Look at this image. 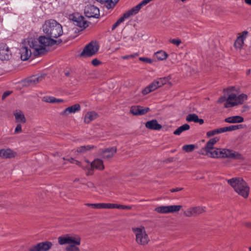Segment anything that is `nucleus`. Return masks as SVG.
Wrapping results in <instances>:
<instances>
[{"instance_id":"obj_1","label":"nucleus","mask_w":251,"mask_h":251,"mask_svg":"<svg viewBox=\"0 0 251 251\" xmlns=\"http://www.w3.org/2000/svg\"><path fill=\"white\" fill-rule=\"evenodd\" d=\"M42 28L44 33L49 37L40 36L38 39H31L28 41V44L36 55L45 53L47 50V47L57 43V41L52 38H57L63 34L62 25L54 20L46 21L43 25Z\"/></svg>"},{"instance_id":"obj_2","label":"nucleus","mask_w":251,"mask_h":251,"mask_svg":"<svg viewBox=\"0 0 251 251\" xmlns=\"http://www.w3.org/2000/svg\"><path fill=\"white\" fill-rule=\"evenodd\" d=\"M238 90L235 87L229 86L223 89V96L221 97V101H225L226 108L233 107L242 105L248 100L247 94L242 93L237 95Z\"/></svg>"},{"instance_id":"obj_3","label":"nucleus","mask_w":251,"mask_h":251,"mask_svg":"<svg viewBox=\"0 0 251 251\" xmlns=\"http://www.w3.org/2000/svg\"><path fill=\"white\" fill-rule=\"evenodd\" d=\"M59 245L68 244L66 247V251H79L78 247L81 243V237L76 234H66L58 238Z\"/></svg>"},{"instance_id":"obj_4","label":"nucleus","mask_w":251,"mask_h":251,"mask_svg":"<svg viewBox=\"0 0 251 251\" xmlns=\"http://www.w3.org/2000/svg\"><path fill=\"white\" fill-rule=\"evenodd\" d=\"M227 182L238 194L245 198L248 197L250 188L243 178H233L228 180Z\"/></svg>"},{"instance_id":"obj_5","label":"nucleus","mask_w":251,"mask_h":251,"mask_svg":"<svg viewBox=\"0 0 251 251\" xmlns=\"http://www.w3.org/2000/svg\"><path fill=\"white\" fill-rule=\"evenodd\" d=\"M219 140L218 137L210 139L204 147L201 150V153L211 158H218L220 151L218 148H215L214 145L219 141Z\"/></svg>"},{"instance_id":"obj_6","label":"nucleus","mask_w":251,"mask_h":251,"mask_svg":"<svg viewBox=\"0 0 251 251\" xmlns=\"http://www.w3.org/2000/svg\"><path fill=\"white\" fill-rule=\"evenodd\" d=\"M132 231L138 244L145 246L148 244L150 239L144 226H140L133 227Z\"/></svg>"},{"instance_id":"obj_7","label":"nucleus","mask_w":251,"mask_h":251,"mask_svg":"<svg viewBox=\"0 0 251 251\" xmlns=\"http://www.w3.org/2000/svg\"><path fill=\"white\" fill-rule=\"evenodd\" d=\"M99 44L95 41H92L87 45L80 54V56L83 57H91L95 55L99 50Z\"/></svg>"},{"instance_id":"obj_8","label":"nucleus","mask_w":251,"mask_h":251,"mask_svg":"<svg viewBox=\"0 0 251 251\" xmlns=\"http://www.w3.org/2000/svg\"><path fill=\"white\" fill-rule=\"evenodd\" d=\"M181 208V205H162L156 207L154 211L159 214H168L177 212Z\"/></svg>"},{"instance_id":"obj_9","label":"nucleus","mask_w":251,"mask_h":251,"mask_svg":"<svg viewBox=\"0 0 251 251\" xmlns=\"http://www.w3.org/2000/svg\"><path fill=\"white\" fill-rule=\"evenodd\" d=\"M71 163L75 164V165L81 167L86 171L87 175H90L92 174V162H90L88 160H85L83 162H79L75 160L73 158L68 160Z\"/></svg>"},{"instance_id":"obj_10","label":"nucleus","mask_w":251,"mask_h":251,"mask_svg":"<svg viewBox=\"0 0 251 251\" xmlns=\"http://www.w3.org/2000/svg\"><path fill=\"white\" fill-rule=\"evenodd\" d=\"M204 209V207L200 206L189 207L184 211L183 214L187 217H196L203 213Z\"/></svg>"},{"instance_id":"obj_11","label":"nucleus","mask_w":251,"mask_h":251,"mask_svg":"<svg viewBox=\"0 0 251 251\" xmlns=\"http://www.w3.org/2000/svg\"><path fill=\"white\" fill-rule=\"evenodd\" d=\"M248 32L243 31L237 34V38L234 43V47L237 50L241 51L244 45L245 40L247 38Z\"/></svg>"},{"instance_id":"obj_12","label":"nucleus","mask_w":251,"mask_h":251,"mask_svg":"<svg viewBox=\"0 0 251 251\" xmlns=\"http://www.w3.org/2000/svg\"><path fill=\"white\" fill-rule=\"evenodd\" d=\"M221 157H226L238 160L244 159L243 156L238 152L227 149L221 150Z\"/></svg>"},{"instance_id":"obj_13","label":"nucleus","mask_w":251,"mask_h":251,"mask_svg":"<svg viewBox=\"0 0 251 251\" xmlns=\"http://www.w3.org/2000/svg\"><path fill=\"white\" fill-rule=\"evenodd\" d=\"M52 246V243L49 241L40 242L29 248V251H48Z\"/></svg>"},{"instance_id":"obj_14","label":"nucleus","mask_w":251,"mask_h":251,"mask_svg":"<svg viewBox=\"0 0 251 251\" xmlns=\"http://www.w3.org/2000/svg\"><path fill=\"white\" fill-rule=\"evenodd\" d=\"M70 19L74 22V25L81 28H86L88 25L84 17L78 13L71 15Z\"/></svg>"},{"instance_id":"obj_15","label":"nucleus","mask_w":251,"mask_h":251,"mask_svg":"<svg viewBox=\"0 0 251 251\" xmlns=\"http://www.w3.org/2000/svg\"><path fill=\"white\" fill-rule=\"evenodd\" d=\"M12 56V53L9 48L4 43L0 44V59L1 60H8Z\"/></svg>"},{"instance_id":"obj_16","label":"nucleus","mask_w":251,"mask_h":251,"mask_svg":"<svg viewBox=\"0 0 251 251\" xmlns=\"http://www.w3.org/2000/svg\"><path fill=\"white\" fill-rule=\"evenodd\" d=\"M84 13L88 18H98L100 16V10L97 7L89 5L85 7Z\"/></svg>"},{"instance_id":"obj_17","label":"nucleus","mask_w":251,"mask_h":251,"mask_svg":"<svg viewBox=\"0 0 251 251\" xmlns=\"http://www.w3.org/2000/svg\"><path fill=\"white\" fill-rule=\"evenodd\" d=\"M32 39L29 38L27 40V44H28V41L30 39ZM30 48L32 49V50L30 49H29L27 46H23L20 49V54H21V58L22 60L25 61L29 58L30 57L31 53H32L35 56L39 55V54H35L33 53V50L31 47H30L29 45L28 44Z\"/></svg>"},{"instance_id":"obj_18","label":"nucleus","mask_w":251,"mask_h":251,"mask_svg":"<svg viewBox=\"0 0 251 251\" xmlns=\"http://www.w3.org/2000/svg\"><path fill=\"white\" fill-rule=\"evenodd\" d=\"M149 107H144L141 106H132L130 107V113L134 115H143L150 111Z\"/></svg>"},{"instance_id":"obj_19","label":"nucleus","mask_w":251,"mask_h":251,"mask_svg":"<svg viewBox=\"0 0 251 251\" xmlns=\"http://www.w3.org/2000/svg\"><path fill=\"white\" fill-rule=\"evenodd\" d=\"M17 153L10 148L0 150V157L2 159H11L15 157Z\"/></svg>"},{"instance_id":"obj_20","label":"nucleus","mask_w":251,"mask_h":251,"mask_svg":"<svg viewBox=\"0 0 251 251\" xmlns=\"http://www.w3.org/2000/svg\"><path fill=\"white\" fill-rule=\"evenodd\" d=\"M80 109V105L79 104H75L65 109L60 114L63 116H67L69 114L79 111Z\"/></svg>"},{"instance_id":"obj_21","label":"nucleus","mask_w":251,"mask_h":251,"mask_svg":"<svg viewBox=\"0 0 251 251\" xmlns=\"http://www.w3.org/2000/svg\"><path fill=\"white\" fill-rule=\"evenodd\" d=\"M13 115L15 117V122L18 123L25 124L26 120L25 115L22 111L17 109L13 112Z\"/></svg>"},{"instance_id":"obj_22","label":"nucleus","mask_w":251,"mask_h":251,"mask_svg":"<svg viewBox=\"0 0 251 251\" xmlns=\"http://www.w3.org/2000/svg\"><path fill=\"white\" fill-rule=\"evenodd\" d=\"M117 151V148L115 147L107 148L102 151V156L103 158L109 159L113 157Z\"/></svg>"},{"instance_id":"obj_23","label":"nucleus","mask_w":251,"mask_h":251,"mask_svg":"<svg viewBox=\"0 0 251 251\" xmlns=\"http://www.w3.org/2000/svg\"><path fill=\"white\" fill-rule=\"evenodd\" d=\"M145 126L147 128L151 130H158L162 128V126L159 124L156 120L148 121Z\"/></svg>"},{"instance_id":"obj_24","label":"nucleus","mask_w":251,"mask_h":251,"mask_svg":"<svg viewBox=\"0 0 251 251\" xmlns=\"http://www.w3.org/2000/svg\"><path fill=\"white\" fill-rule=\"evenodd\" d=\"M98 117V114L95 111H89L84 116V122L86 124H89L91 121L97 119Z\"/></svg>"},{"instance_id":"obj_25","label":"nucleus","mask_w":251,"mask_h":251,"mask_svg":"<svg viewBox=\"0 0 251 251\" xmlns=\"http://www.w3.org/2000/svg\"><path fill=\"white\" fill-rule=\"evenodd\" d=\"M244 121V119L243 117L237 115L229 117L225 120L226 122L231 124L241 123Z\"/></svg>"},{"instance_id":"obj_26","label":"nucleus","mask_w":251,"mask_h":251,"mask_svg":"<svg viewBox=\"0 0 251 251\" xmlns=\"http://www.w3.org/2000/svg\"><path fill=\"white\" fill-rule=\"evenodd\" d=\"M92 171L94 169H97L99 170H102L104 168L103 161L100 159H96L92 162Z\"/></svg>"},{"instance_id":"obj_27","label":"nucleus","mask_w":251,"mask_h":251,"mask_svg":"<svg viewBox=\"0 0 251 251\" xmlns=\"http://www.w3.org/2000/svg\"><path fill=\"white\" fill-rule=\"evenodd\" d=\"M186 120L189 122H194L195 123H199L201 125L203 124L204 121L201 119H199L198 116L195 114H190L187 116Z\"/></svg>"},{"instance_id":"obj_28","label":"nucleus","mask_w":251,"mask_h":251,"mask_svg":"<svg viewBox=\"0 0 251 251\" xmlns=\"http://www.w3.org/2000/svg\"><path fill=\"white\" fill-rule=\"evenodd\" d=\"M158 88V86L153 81L151 83L149 86L146 87L145 89H144L142 93L144 95H146Z\"/></svg>"},{"instance_id":"obj_29","label":"nucleus","mask_w":251,"mask_h":251,"mask_svg":"<svg viewBox=\"0 0 251 251\" xmlns=\"http://www.w3.org/2000/svg\"><path fill=\"white\" fill-rule=\"evenodd\" d=\"M243 127V126L242 125H232V126H228L221 127V132H227V131L236 130L237 129L242 128Z\"/></svg>"},{"instance_id":"obj_30","label":"nucleus","mask_w":251,"mask_h":251,"mask_svg":"<svg viewBox=\"0 0 251 251\" xmlns=\"http://www.w3.org/2000/svg\"><path fill=\"white\" fill-rule=\"evenodd\" d=\"M154 56L158 60H164L167 58L168 54L164 50H160L154 54Z\"/></svg>"},{"instance_id":"obj_31","label":"nucleus","mask_w":251,"mask_h":251,"mask_svg":"<svg viewBox=\"0 0 251 251\" xmlns=\"http://www.w3.org/2000/svg\"><path fill=\"white\" fill-rule=\"evenodd\" d=\"M42 75H34L28 79V82L30 85H35L42 81Z\"/></svg>"},{"instance_id":"obj_32","label":"nucleus","mask_w":251,"mask_h":251,"mask_svg":"<svg viewBox=\"0 0 251 251\" xmlns=\"http://www.w3.org/2000/svg\"><path fill=\"white\" fill-rule=\"evenodd\" d=\"M97 1L106 4V7L107 8H111L114 7L115 4L119 0H96Z\"/></svg>"},{"instance_id":"obj_33","label":"nucleus","mask_w":251,"mask_h":251,"mask_svg":"<svg viewBox=\"0 0 251 251\" xmlns=\"http://www.w3.org/2000/svg\"><path fill=\"white\" fill-rule=\"evenodd\" d=\"M94 146L92 145H87L84 146H81L78 148L76 150V151L80 153H84L87 151H90L94 149Z\"/></svg>"},{"instance_id":"obj_34","label":"nucleus","mask_w":251,"mask_h":251,"mask_svg":"<svg viewBox=\"0 0 251 251\" xmlns=\"http://www.w3.org/2000/svg\"><path fill=\"white\" fill-rule=\"evenodd\" d=\"M190 128V126L188 124H184L174 131V134L175 135H179L183 131L188 130Z\"/></svg>"},{"instance_id":"obj_35","label":"nucleus","mask_w":251,"mask_h":251,"mask_svg":"<svg viewBox=\"0 0 251 251\" xmlns=\"http://www.w3.org/2000/svg\"><path fill=\"white\" fill-rule=\"evenodd\" d=\"M169 80V78L168 77H161L157 78V79L155 80L154 81L157 85V86H158V88L161 87L162 86L165 84Z\"/></svg>"},{"instance_id":"obj_36","label":"nucleus","mask_w":251,"mask_h":251,"mask_svg":"<svg viewBox=\"0 0 251 251\" xmlns=\"http://www.w3.org/2000/svg\"><path fill=\"white\" fill-rule=\"evenodd\" d=\"M116 204L111 203H102V209H114L116 208Z\"/></svg>"},{"instance_id":"obj_37","label":"nucleus","mask_w":251,"mask_h":251,"mask_svg":"<svg viewBox=\"0 0 251 251\" xmlns=\"http://www.w3.org/2000/svg\"><path fill=\"white\" fill-rule=\"evenodd\" d=\"M195 149V145L193 144L185 145L183 146L182 149L186 152H189L193 151Z\"/></svg>"},{"instance_id":"obj_38","label":"nucleus","mask_w":251,"mask_h":251,"mask_svg":"<svg viewBox=\"0 0 251 251\" xmlns=\"http://www.w3.org/2000/svg\"><path fill=\"white\" fill-rule=\"evenodd\" d=\"M126 19L125 18V16L123 15L122 17L119 18V20L113 25L112 29H115L121 23H123Z\"/></svg>"},{"instance_id":"obj_39","label":"nucleus","mask_w":251,"mask_h":251,"mask_svg":"<svg viewBox=\"0 0 251 251\" xmlns=\"http://www.w3.org/2000/svg\"><path fill=\"white\" fill-rule=\"evenodd\" d=\"M138 55H139V53H135L134 54H130V55L122 56L121 57V58L123 59H130L134 58L136 57H137Z\"/></svg>"},{"instance_id":"obj_40","label":"nucleus","mask_w":251,"mask_h":251,"mask_svg":"<svg viewBox=\"0 0 251 251\" xmlns=\"http://www.w3.org/2000/svg\"><path fill=\"white\" fill-rule=\"evenodd\" d=\"M219 133H220V129H215L213 130H211V131H208L206 133V135H207V137H210L211 136H213L214 135H215L216 134H218Z\"/></svg>"},{"instance_id":"obj_41","label":"nucleus","mask_w":251,"mask_h":251,"mask_svg":"<svg viewBox=\"0 0 251 251\" xmlns=\"http://www.w3.org/2000/svg\"><path fill=\"white\" fill-rule=\"evenodd\" d=\"M169 42L174 44L177 46H178L180 44H181V40L179 39H171L169 40Z\"/></svg>"},{"instance_id":"obj_42","label":"nucleus","mask_w":251,"mask_h":251,"mask_svg":"<svg viewBox=\"0 0 251 251\" xmlns=\"http://www.w3.org/2000/svg\"><path fill=\"white\" fill-rule=\"evenodd\" d=\"M131 206L127 205H123L121 204H116V208L122 209H131Z\"/></svg>"},{"instance_id":"obj_43","label":"nucleus","mask_w":251,"mask_h":251,"mask_svg":"<svg viewBox=\"0 0 251 251\" xmlns=\"http://www.w3.org/2000/svg\"><path fill=\"white\" fill-rule=\"evenodd\" d=\"M250 110V107L247 104H244L242 106L241 112L245 113L249 111Z\"/></svg>"},{"instance_id":"obj_44","label":"nucleus","mask_w":251,"mask_h":251,"mask_svg":"<svg viewBox=\"0 0 251 251\" xmlns=\"http://www.w3.org/2000/svg\"><path fill=\"white\" fill-rule=\"evenodd\" d=\"M22 131V126L20 124H18L14 130V134H18L21 133Z\"/></svg>"},{"instance_id":"obj_45","label":"nucleus","mask_w":251,"mask_h":251,"mask_svg":"<svg viewBox=\"0 0 251 251\" xmlns=\"http://www.w3.org/2000/svg\"><path fill=\"white\" fill-rule=\"evenodd\" d=\"M87 186L88 188L91 189L92 191H96L97 189L94 183L91 182H89L87 183Z\"/></svg>"},{"instance_id":"obj_46","label":"nucleus","mask_w":251,"mask_h":251,"mask_svg":"<svg viewBox=\"0 0 251 251\" xmlns=\"http://www.w3.org/2000/svg\"><path fill=\"white\" fill-rule=\"evenodd\" d=\"M102 203H92V208L93 209H102Z\"/></svg>"},{"instance_id":"obj_47","label":"nucleus","mask_w":251,"mask_h":251,"mask_svg":"<svg viewBox=\"0 0 251 251\" xmlns=\"http://www.w3.org/2000/svg\"><path fill=\"white\" fill-rule=\"evenodd\" d=\"M92 65L95 67L98 66L101 64V61L97 58L93 59L91 61Z\"/></svg>"},{"instance_id":"obj_48","label":"nucleus","mask_w":251,"mask_h":251,"mask_svg":"<svg viewBox=\"0 0 251 251\" xmlns=\"http://www.w3.org/2000/svg\"><path fill=\"white\" fill-rule=\"evenodd\" d=\"M44 100L47 102L55 103V98L52 97H49L47 98Z\"/></svg>"},{"instance_id":"obj_49","label":"nucleus","mask_w":251,"mask_h":251,"mask_svg":"<svg viewBox=\"0 0 251 251\" xmlns=\"http://www.w3.org/2000/svg\"><path fill=\"white\" fill-rule=\"evenodd\" d=\"M139 60L149 63H151L152 62L151 59L146 57H140Z\"/></svg>"},{"instance_id":"obj_50","label":"nucleus","mask_w":251,"mask_h":251,"mask_svg":"<svg viewBox=\"0 0 251 251\" xmlns=\"http://www.w3.org/2000/svg\"><path fill=\"white\" fill-rule=\"evenodd\" d=\"M182 189V188H176L171 189L170 191L171 192L174 193V192L179 191L181 190Z\"/></svg>"},{"instance_id":"obj_51","label":"nucleus","mask_w":251,"mask_h":251,"mask_svg":"<svg viewBox=\"0 0 251 251\" xmlns=\"http://www.w3.org/2000/svg\"><path fill=\"white\" fill-rule=\"evenodd\" d=\"M244 225L249 228H251V222H246L244 224Z\"/></svg>"},{"instance_id":"obj_52","label":"nucleus","mask_w":251,"mask_h":251,"mask_svg":"<svg viewBox=\"0 0 251 251\" xmlns=\"http://www.w3.org/2000/svg\"><path fill=\"white\" fill-rule=\"evenodd\" d=\"M10 94V92H5L3 95H2V99H5L7 96H8V95H9Z\"/></svg>"},{"instance_id":"obj_53","label":"nucleus","mask_w":251,"mask_h":251,"mask_svg":"<svg viewBox=\"0 0 251 251\" xmlns=\"http://www.w3.org/2000/svg\"><path fill=\"white\" fill-rule=\"evenodd\" d=\"M54 101H55V102L59 103V102H63L64 100L62 99H57L55 98Z\"/></svg>"},{"instance_id":"obj_54","label":"nucleus","mask_w":251,"mask_h":251,"mask_svg":"<svg viewBox=\"0 0 251 251\" xmlns=\"http://www.w3.org/2000/svg\"><path fill=\"white\" fill-rule=\"evenodd\" d=\"M245 2L249 5H251V0H244Z\"/></svg>"},{"instance_id":"obj_55","label":"nucleus","mask_w":251,"mask_h":251,"mask_svg":"<svg viewBox=\"0 0 251 251\" xmlns=\"http://www.w3.org/2000/svg\"><path fill=\"white\" fill-rule=\"evenodd\" d=\"M85 205L87 206H90V207H92V203H85Z\"/></svg>"},{"instance_id":"obj_56","label":"nucleus","mask_w":251,"mask_h":251,"mask_svg":"<svg viewBox=\"0 0 251 251\" xmlns=\"http://www.w3.org/2000/svg\"><path fill=\"white\" fill-rule=\"evenodd\" d=\"M250 71H250V70H249L247 71V74L248 75V74H249L250 73Z\"/></svg>"},{"instance_id":"obj_57","label":"nucleus","mask_w":251,"mask_h":251,"mask_svg":"<svg viewBox=\"0 0 251 251\" xmlns=\"http://www.w3.org/2000/svg\"><path fill=\"white\" fill-rule=\"evenodd\" d=\"M249 251H251V247H250L249 248Z\"/></svg>"}]
</instances>
